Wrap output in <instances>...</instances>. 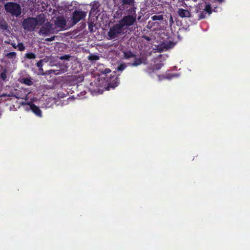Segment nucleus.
<instances>
[{"label":"nucleus","mask_w":250,"mask_h":250,"mask_svg":"<svg viewBox=\"0 0 250 250\" xmlns=\"http://www.w3.org/2000/svg\"><path fill=\"white\" fill-rule=\"evenodd\" d=\"M36 65L39 68V70H41L42 69V66H43V63H42V60H41L40 61H39L37 63H36Z\"/></svg>","instance_id":"obj_30"},{"label":"nucleus","mask_w":250,"mask_h":250,"mask_svg":"<svg viewBox=\"0 0 250 250\" xmlns=\"http://www.w3.org/2000/svg\"><path fill=\"white\" fill-rule=\"evenodd\" d=\"M137 17L133 16H125L120 21L119 23L122 27L124 26H130L133 25L136 21Z\"/></svg>","instance_id":"obj_5"},{"label":"nucleus","mask_w":250,"mask_h":250,"mask_svg":"<svg viewBox=\"0 0 250 250\" xmlns=\"http://www.w3.org/2000/svg\"><path fill=\"white\" fill-rule=\"evenodd\" d=\"M37 21V24L42 25L45 21V18L44 15H39L37 18H36Z\"/></svg>","instance_id":"obj_17"},{"label":"nucleus","mask_w":250,"mask_h":250,"mask_svg":"<svg viewBox=\"0 0 250 250\" xmlns=\"http://www.w3.org/2000/svg\"><path fill=\"white\" fill-rule=\"evenodd\" d=\"M67 71V67H65L62 70H50V73H54L55 75H59Z\"/></svg>","instance_id":"obj_18"},{"label":"nucleus","mask_w":250,"mask_h":250,"mask_svg":"<svg viewBox=\"0 0 250 250\" xmlns=\"http://www.w3.org/2000/svg\"><path fill=\"white\" fill-rule=\"evenodd\" d=\"M56 24L60 27H63L66 25V21L63 19H58L56 21Z\"/></svg>","instance_id":"obj_15"},{"label":"nucleus","mask_w":250,"mask_h":250,"mask_svg":"<svg viewBox=\"0 0 250 250\" xmlns=\"http://www.w3.org/2000/svg\"><path fill=\"white\" fill-rule=\"evenodd\" d=\"M86 15L85 12L81 10H75L73 13L72 20L73 24H76L82 19H84Z\"/></svg>","instance_id":"obj_6"},{"label":"nucleus","mask_w":250,"mask_h":250,"mask_svg":"<svg viewBox=\"0 0 250 250\" xmlns=\"http://www.w3.org/2000/svg\"><path fill=\"white\" fill-rule=\"evenodd\" d=\"M41 31L43 33H44V34H46V33H47V31H46V30H44V29H43V28H42V29H41Z\"/></svg>","instance_id":"obj_34"},{"label":"nucleus","mask_w":250,"mask_h":250,"mask_svg":"<svg viewBox=\"0 0 250 250\" xmlns=\"http://www.w3.org/2000/svg\"><path fill=\"white\" fill-rule=\"evenodd\" d=\"M133 59L134 61L133 62H129L128 63V64L130 66H137L141 65L143 63V58H137L136 56V58H133Z\"/></svg>","instance_id":"obj_9"},{"label":"nucleus","mask_w":250,"mask_h":250,"mask_svg":"<svg viewBox=\"0 0 250 250\" xmlns=\"http://www.w3.org/2000/svg\"><path fill=\"white\" fill-rule=\"evenodd\" d=\"M127 67V65L125 63H121L119 65H118L117 67V70L118 71H123L125 69V68Z\"/></svg>","instance_id":"obj_25"},{"label":"nucleus","mask_w":250,"mask_h":250,"mask_svg":"<svg viewBox=\"0 0 250 250\" xmlns=\"http://www.w3.org/2000/svg\"><path fill=\"white\" fill-rule=\"evenodd\" d=\"M5 56L8 59H13L16 58L17 54L15 52H11L5 54Z\"/></svg>","instance_id":"obj_19"},{"label":"nucleus","mask_w":250,"mask_h":250,"mask_svg":"<svg viewBox=\"0 0 250 250\" xmlns=\"http://www.w3.org/2000/svg\"><path fill=\"white\" fill-rule=\"evenodd\" d=\"M175 45V43L172 41H166L163 42L158 47L160 52L166 51L168 49L173 48Z\"/></svg>","instance_id":"obj_7"},{"label":"nucleus","mask_w":250,"mask_h":250,"mask_svg":"<svg viewBox=\"0 0 250 250\" xmlns=\"http://www.w3.org/2000/svg\"><path fill=\"white\" fill-rule=\"evenodd\" d=\"M7 70L5 69L0 74V78L3 81H5L7 78Z\"/></svg>","instance_id":"obj_24"},{"label":"nucleus","mask_w":250,"mask_h":250,"mask_svg":"<svg viewBox=\"0 0 250 250\" xmlns=\"http://www.w3.org/2000/svg\"><path fill=\"white\" fill-rule=\"evenodd\" d=\"M178 15L181 18H187L190 16L189 12L187 9L179 8L177 10Z\"/></svg>","instance_id":"obj_10"},{"label":"nucleus","mask_w":250,"mask_h":250,"mask_svg":"<svg viewBox=\"0 0 250 250\" xmlns=\"http://www.w3.org/2000/svg\"><path fill=\"white\" fill-rule=\"evenodd\" d=\"M71 57L70 55H64L60 57L59 59L61 60H69Z\"/></svg>","instance_id":"obj_28"},{"label":"nucleus","mask_w":250,"mask_h":250,"mask_svg":"<svg viewBox=\"0 0 250 250\" xmlns=\"http://www.w3.org/2000/svg\"><path fill=\"white\" fill-rule=\"evenodd\" d=\"M207 13L204 10L202 11L199 15V18L200 19H204L206 17Z\"/></svg>","instance_id":"obj_29"},{"label":"nucleus","mask_w":250,"mask_h":250,"mask_svg":"<svg viewBox=\"0 0 250 250\" xmlns=\"http://www.w3.org/2000/svg\"><path fill=\"white\" fill-rule=\"evenodd\" d=\"M143 38L147 41H150L151 40L150 37L146 35L143 36Z\"/></svg>","instance_id":"obj_32"},{"label":"nucleus","mask_w":250,"mask_h":250,"mask_svg":"<svg viewBox=\"0 0 250 250\" xmlns=\"http://www.w3.org/2000/svg\"><path fill=\"white\" fill-rule=\"evenodd\" d=\"M123 56L125 59H129L130 58H136V55L131 51H128L124 52Z\"/></svg>","instance_id":"obj_12"},{"label":"nucleus","mask_w":250,"mask_h":250,"mask_svg":"<svg viewBox=\"0 0 250 250\" xmlns=\"http://www.w3.org/2000/svg\"><path fill=\"white\" fill-rule=\"evenodd\" d=\"M100 6V3L98 2H94L93 4L91 10V12L95 13V14H97L99 10L98 8Z\"/></svg>","instance_id":"obj_14"},{"label":"nucleus","mask_w":250,"mask_h":250,"mask_svg":"<svg viewBox=\"0 0 250 250\" xmlns=\"http://www.w3.org/2000/svg\"><path fill=\"white\" fill-rule=\"evenodd\" d=\"M8 27L6 21L4 20L0 21V29L3 30H7Z\"/></svg>","instance_id":"obj_16"},{"label":"nucleus","mask_w":250,"mask_h":250,"mask_svg":"<svg viewBox=\"0 0 250 250\" xmlns=\"http://www.w3.org/2000/svg\"><path fill=\"white\" fill-rule=\"evenodd\" d=\"M21 82L28 86H31L33 84V82L31 78H23L21 79Z\"/></svg>","instance_id":"obj_13"},{"label":"nucleus","mask_w":250,"mask_h":250,"mask_svg":"<svg viewBox=\"0 0 250 250\" xmlns=\"http://www.w3.org/2000/svg\"><path fill=\"white\" fill-rule=\"evenodd\" d=\"M25 57L28 59H35L36 58V55L32 52H29L25 54Z\"/></svg>","instance_id":"obj_21"},{"label":"nucleus","mask_w":250,"mask_h":250,"mask_svg":"<svg viewBox=\"0 0 250 250\" xmlns=\"http://www.w3.org/2000/svg\"><path fill=\"white\" fill-rule=\"evenodd\" d=\"M99 56L95 54H90L88 57V59L90 61H97L99 60Z\"/></svg>","instance_id":"obj_20"},{"label":"nucleus","mask_w":250,"mask_h":250,"mask_svg":"<svg viewBox=\"0 0 250 250\" xmlns=\"http://www.w3.org/2000/svg\"><path fill=\"white\" fill-rule=\"evenodd\" d=\"M204 10L209 15L212 13L211 5L210 4H206Z\"/></svg>","instance_id":"obj_23"},{"label":"nucleus","mask_w":250,"mask_h":250,"mask_svg":"<svg viewBox=\"0 0 250 250\" xmlns=\"http://www.w3.org/2000/svg\"><path fill=\"white\" fill-rule=\"evenodd\" d=\"M136 8L134 6L129 7L128 9H126V13L128 16H133V17H137V14L136 13Z\"/></svg>","instance_id":"obj_11"},{"label":"nucleus","mask_w":250,"mask_h":250,"mask_svg":"<svg viewBox=\"0 0 250 250\" xmlns=\"http://www.w3.org/2000/svg\"><path fill=\"white\" fill-rule=\"evenodd\" d=\"M122 3L123 4L131 5L134 3V0H122Z\"/></svg>","instance_id":"obj_26"},{"label":"nucleus","mask_w":250,"mask_h":250,"mask_svg":"<svg viewBox=\"0 0 250 250\" xmlns=\"http://www.w3.org/2000/svg\"><path fill=\"white\" fill-rule=\"evenodd\" d=\"M122 28L120 23L116 24L110 27L107 34L109 39L111 40L118 37L122 33Z\"/></svg>","instance_id":"obj_4"},{"label":"nucleus","mask_w":250,"mask_h":250,"mask_svg":"<svg viewBox=\"0 0 250 250\" xmlns=\"http://www.w3.org/2000/svg\"><path fill=\"white\" fill-rule=\"evenodd\" d=\"M55 39V37H52L51 38H46L45 39V41H48V42H51V41H53Z\"/></svg>","instance_id":"obj_33"},{"label":"nucleus","mask_w":250,"mask_h":250,"mask_svg":"<svg viewBox=\"0 0 250 250\" xmlns=\"http://www.w3.org/2000/svg\"><path fill=\"white\" fill-rule=\"evenodd\" d=\"M104 79L107 83V89L108 90L110 88H114L119 84L120 81L115 72H113L110 77H106Z\"/></svg>","instance_id":"obj_2"},{"label":"nucleus","mask_w":250,"mask_h":250,"mask_svg":"<svg viewBox=\"0 0 250 250\" xmlns=\"http://www.w3.org/2000/svg\"><path fill=\"white\" fill-rule=\"evenodd\" d=\"M11 45L14 48H16V47H17V45H16L15 43H12Z\"/></svg>","instance_id":"obj_35"},{"label":"nucleus","mask_w":250,"mask_h":250,"mask_svg":"<svg viewBox=\"0 0 250 250\" xmlns=\"http://www.w3.org/2000/svg\"><path fill=\"white\" fill-rule=\"evenodd\" d=\"M19 50L21 51H24L25 49V46L22 42L19 43L17 45Z\"/></svg>","instance_id":"obj_27"},{"label":"nucleus","mask_w":250,"mask_h":250,"mask_svg":"<svg viewBox=\"0 0 250 250\" xmlns=\"http://www.w3.org/2000/svg\"><path fill=\"white\" fill-rule=\"evenodd\" d=\"M102 72L103 74H107L111 72V70L109 68H105Z\"/></svg>","instance_id":"obj_31"},{"label":"nucleus","mask_w":250,"mask_h":250,"mask_svg":"<svg viewBox=\"0 0 250 250\" xmlns=\"http://www.w3.org/2000/svg\"><path fill=\"white\" fill-rule=\"evenodd\" d=\"M30 109L38 117H42V112L40 108L33 103H31L29 104Z\"/></svg>","instance_id":"obj_8"},{"label":"nucleus","mask_w":250,"mask_h":250,"mask_svg":"<svg viewBox=\"0 0 250 250\" xmlns=\"http://www.w3.org/2000/svg\"><path fill=\"white\" fill-rule=\"evenodd\" d=\"M6 11L13 16H19L21 13V8L20 4L16 2H9L4 5Z\"/></svg>","instance_id":"obj_1"},{"label":"nucleus","mask_w":250,"mask_h":250,"mask_svg":"<svg viewBox=\"0 0 250 250\" xmlns=\"http://www.w3.org/2000/svg\"><path fill=\"white\" fill-rule=\"evenodd\" d=\"M37 24V20L34 18H28L25 19L22 22V26L24 29L28 31L34 30Z\"/></svg>","instance_id":"obj_3"},{"label":"nucleus","mask_w":250,"mask_h":250,"mask_svg":"<svg viewBox=\"0 0 250 250\" xmlns=\"http://www.w3.org/2000/svg\"><path fill=\"white\" fill-rule=\"evenodd\" d=\"M151 19L153 21H162L164 19V15H154L151 17Z\"/></svg>","instance_id":"obj_22"}]
</instances>
